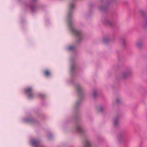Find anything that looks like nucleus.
Instances as JSON below:
<instances>
[{
	"instance_id": "nucleus-14",
	"label": "nucleus",
	"mask_w": 147,
	"mask_h": 147,
	"mask_svg": "<svg viewBox=\"0 0 147 147\" xmlns=\"http://www.w3.org/2000/svg\"><path fill=\"white\" fill-rule=\"evenodd\" d=\"M69 26H70V27H71V25H70V24H71V22H70V21H69Z\"/></svg>"
},
{
	"instance_id": "nucleus-12",
	"label": "nucleus",
	"mask_w": 147,
	"mask_h": 147,
	"mask_svg": "<svg viewBox=\"0 0 147 147\" xmlns=\"http://www.w3.org/2000/svg\"><path fill=\"white\" fill-rule=\"evenodd\" d=\"M99 111H102V108H100L99 109Z\"/></svg>"
},
{
	"instance_id": "nucleus-8",
	"label": "nucleus",
	"mask_w": 147,
	"mask_h": 147,
	"mask_svg": "<svg viewBox=\"0 0 147 147\" xmlns=\"http://www.w3.org/2000/svg\"><path fill=\"white\" fill-rule=\"evenodd\" d=\"M45 74L46 76H48L50 74V73L49 71L46 70L45 71Z\"/></svg>"
},
{
	"instance_id": "nucleus-10",
	"label": "nucleus",
	"mask_w": 147,
	"mask_h": 147,
	"mask_svg": "<svg viewBox=\"0 0 147 147\" xmlns=\"http://www.w3.org/2000/svg\"><path fill=\"white\" fill-rule=\"evenodd\" d=\"M74 4L73 3H72L70 5V7L71 9L72 8L74 7Z\"/></svg>"
},
{
	"instance_id": "nucleus-9",
	"label": "nucleus",
	"mask_w": 147,
	"mask_h": 147,
	"mask_svg": "<svg viewBox=\"0 0 147 147\" xmlns=\"http://www.w3.org/2000/svg\"><path fill=\"white\" fill-rule=\"evenodd\" d=\"M142 45L141 43L140 42H138L136 43V46L139 47Z\"/></svg>"
},
{
	"instance_id": "nucleus-3",
	"label": "nucleus",
	"mask_w": 147,
	"mask_h": 147,
	"mask_svg": "<svg viewBox=\"0 0 147 147\" xmlns=\"http://www.w3.org/2000/svg\"><path fill=\"white\" fill-rule=\"evenodd\" d=\"M83 147H91L90 142L88 141H87Z\"/></svg>"
},
{
	"instance_id": "nucleus-7",
	"label": "nucleus",
	"mask_w": 147,
	"mask_h": 147,
	"mask_svg": "<svg viewBox=\"0 0 147 147\" xmlns=\"http://www.w3.org/2000/svg\"><path fill=\"white\" fill-rule=\"evenodd\" d=\"M77 130L79 132H80L82 131V128L80 126H78L77 127Z\"/></svg>"
},
{
	"instance_id": "nucleus-4",
	"label": "nucleus",
	"mask_w": 147,
	"mask_h": 147,
	"mask_svg": "<svg viewBox=\"0 0 147 147\" xmlns=\"http://www.w3.org/2000/svg\"><path fill=\"white\" fill-rule=\"evenodd\" d=\"M31 144L34 145L36 146L38 143V142L36 140H33L31 141Z\"/></svg>"
},
{
	"instance_id": "nucleus-2",
	"label": "nucleus",
	"mask_w": 147,
	"mask_h": 147,
	"mask_svg": "<svg viewBox=\"0 0 147 147\" xmlns=\"http://www.w3.org/2000/svg\"><path fill=\"white\" fill-rule=\"evenodd\" d=\"M70 29L72 32L77 36L79 37L81 36V32L80 31L76 30L72 27H70Z\"/></svg>"
},
{
	"instance_id": "nucleus-5",
	"label": "nucleus",
	"mask_w": 147,
	"mask_h": 147,
	"mask_svg": "<svg viewBox=\"0 0 147 147\" xmlns=\"http://www.w3.org/2000/svg\"><path fill=\"white\" fill-rule=\"evenodd\" d=\"M32 90V89L31 88H26L25 90V92L26 93H30Z\"/></svg>"
},
{
	"instance_id": "nucleus-1",
	"label": "nucleus",
	"mask_w": 147,
	"mask_h": 147,
	"mask_svg": "<svg viewBox=\"0 0 147 147\" xmlns=\"http://www.w3.org/2000/svg\"><path fill=\"white\" fill-rule=\"evenodd\" d=\"M130 74L129 71H125L121 73L120 75V77L123 79H124L129 76Z\"/></svg>"
},
{
	"instance_id": "nucleus-6",
	"label": "nucleus",
	"mask_w": 147,
	"mask_h": 147,
	"mask_svg": "<svg viewBox=\"0 0 147 147\" xmlns=\"http://www.w3.org/2000/svg\"><path fill=\"white\" fill-rule=\"evenodd\" d=\"M118 123V119H114L113 120V124L115 125H116Z\"/></svg>"
},
{
	"instance_id": "nucleus-13",
	"label": "nucleus",
	"mask_w": 147,
	"mask_h": 147,
	"mask_svg": "<svg viewBox=\"0 0 147 147\" xmlns=\"http://www.w3.org/2000/svg\"><path fill=\"white\" fill-rule=\"evenodd\" d=\"M29 98H31L32 97L31 96V94H29Z\"/></svg>"
},
{
	"instance_id": "nucleus-11",
	"label": "nucleus",
	"mask_w": 147,
	"mask_h": 147,
	"mask_svg": "<svg viewBox=\"0 0 147 147\" xmlns=\"http://www.w3.org/2000/svg\"><path fill=\"white\" fill-rule=\"evenodd\" d=\"M73 46H69L68 47V49L69 50H71L73 49Z\"/></svg>"
},
{
	"instance_id": "nucleus-15",
	"label": "nucleus",
	"mask_w": 147,
	"mask_h": 147,
	"mask_svg": "<svg viewBox=\"0 0 147 147\" xmlns=\"http://www.w3.org/2000/svg\"><path fill=\"white\" fill-rule=\"evenodd\" d=\"M71 69L72 70L73 69V66H71Z\"/></svg>"
}]
</instances>
